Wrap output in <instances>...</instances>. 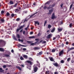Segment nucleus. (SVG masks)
<instances>
[{
    "instance_id": "1",
    "label": "nucleus",
    "mask_w": 74,
    "mask_h": 74,
    "mask_svg": "<svg viewBox=\"0 0 74 74\" xmlns=\"http://www.w3.org/2000/svg\"><path fill=\"white\" fill-rule=\"evenodd\" d=\"M5 45V42L3 40H0V47H3Z\"/></svg>"
},
{
    "instance_id": "2",
    "label": "nucleus",
    "mask_w": 74,
    "mask_h": 74,
    "mask_svg": "<svg viewBox=\"0 0 74 74\" xmlns=\"http://www.w3.org/2000/svg\"><path fill=\"white\" fill-rule=\"evenodd\" d=\"M56 18H57V17L56 16H55V13H53L52 14L51 19H53Z\"/></svg>"
},
{
    "instance_id": "3",
    "label": "nucleus",
    "mask_w": 74,
    "mask_h": 74,
    "mask_svg": "<svg viewBox=\"0 0 74 74\" xmlns=\"http://www.w3.org/2000/svg\"><path fill=\"white\" fill-rule=\"evenodd\" d=\"M30 18H31L30 17V16H28L26 18L24 21L25 22L27 21H28V20H29V19H30Z\"/></svg>"
},
{
    "instance_id": "4",
    "label": "nucleus",
    "mask_w": 74,
    "mask_h": 74,
    "mask_svg": "<svg viewBox=\"0 0 74 74\" xmlns=\"http://www.w3.org/2000/svg\"><path fill=\"white\" fill-rule=\"evenodd\" d=\"M34 72H36L37 71V70H38V68H37V67L35 66L34 67Z\"/></svg>"
},
{
    "instance_id": "5",
    "label": "nucleus",
    "mask_w": 74,
    "mask_h": 74,
    "mask_svg": "<svg viewBox=\"0 0 74 74\" xmlns=\"http://www.w3.org/2000/svg\"><path fill=\"white\" fill-rule=\"evenodd\" d=\"M63 51H64L63 50H62L59 52V55L60 56H61V55L63 54Z\"/></svg>"
},
{
    "instance_id": "6",
    "label": "nucleus",
    "mask_w": 74,
    "mask_h": 74,
    "mask_svg": "<svg viewBox=\"0 0 74 74\" xmlns=\"http://www.w3.org/2000/svg\"><path fill=\"white\" fill-rule=\"evenodd\" d=\"M26 62H27L28 63H29L30 65H32V62L30 61L27 60L26 61Z\"/></svg>"
},
{
    "instance_id": "7",
    "label": "nucleus",
    "mask_w": 74,
    "mask_h": 74,
    "mask_svg": "<svg viewBox=\"0 0 74 74\" xmlns=\"http://www.w3.org/2000/svg\"><path fill=\"white\" fill-rule=\"evenodd\" d=\"M49 12L48 13V14L49 15V14H51V13L53 12V10L51 9L49 10Z\"/></svg>"
},
{
    "instance_id": "8",
    "label": "nucleus",
    "mask_w": 74,
    "mask_h": 74,
    "mask_svg": "<svg viewBox=\"0 0 74 74\" xmlns=\"http://www.w3.org/2000/svg\"><path fill=\"white\" fill-rule=\"evenodd\" d=\"M51 37H52V36L51 34H49L47 36V39L50 38H51Z\"/></svg>"
},
{
    "instance_id": "9",
    "label": "nucleus",
    "mask_w": 74,
    "mask_h": 74,
    "mask_svg": "<svg viewBox=\"0 0 74 74\" xmlns=\"http://www.w3.org/2000/svg\"><path fill=\"white\" fill-rule=\"evenodd\" d=\"M36 63H37V66L39 67H40V63L38 61H36Z\"/></svg>"
},
{
    "instance_id": "10",
    "label": "nucleus",
    "mask_w": 74,
    "mask_h": 74,
    "mask_svg": "<svg viewBox=\"0 0 74 74\" xmlns=\"http://www.w3.org/2000/svg\"><path fill=\"white\" fill-rule=\"evenodd\" d=\"M5 51V50L4 49V48H0V51L1 52H4Z\"/></svg>"
},
{
    "instance_id": "11",
    "label": "nucleus",
    "mask_w": 74,
    "mask_h": 74,
    "mask_svg": "<svg viewBox=\"0 0 74 74\" xmlns=\"http://www.w3.org/2000/svg\"><path fill=\"white\" fill-rule=\"evenodd\" d=\"M24 26H25V24L23 25H22L20 26L19 27V28L21 30V29H23V28L24 27Z\"/></svg>"
},
{
    "instance_id": "12",
    "label": "nucleus",
    "mask_w": 74,
    "mask_h": 74,
    "mask_svg": "<svg viewBox=\"0 0 74 74\" xmlns=\"http://www.w3.org/2000/svg\"><path fill=\"white\" fill-rule=\"evenodd\" d=\"M73 49H74V47H72L71 48H69L68 50V51H71V50H73Z\"/></svg>"
},
{
    "instance_id": "13",
    "label": "nucleus",
    "mask_w": 74,
    "mask_h": 74,
    "mask_svg": "<svg viewBox=\"0 0 74 74\" xmlns=\"http://www.w3.org/2000/svg\"><path fill=\"white\" fill-rule=\"evenodd\" d=\"M4 56H5V57H10V56L9 55L7 54H4Z\"/></svg>"
},
{
    "instance_id": "14",
    "label": "nucleus",
    "mask_w": 74,
    "mask_h": 74,
    "mask_svg": "<svg viewBox=\"0 0 74 74\" xmlns=\"http://www.w3.org/2000/svg\"><path fill=\"white\" fill-rule=\"evenodd\" d=\"M36 14H37V13H34V14H33L31 16H30V18H33V16H34V15H35Z\"/></svg>"
},
{
    "instance_id": "15",
    "label": "nucleus",
    "mask_w": 74,
    "mask_h": 74,
    "mask_svg": "<svg viewBox=\"0 0 74 74\" xmlns=\"http://www.w3.org/2000/svg\"><path fill=\"white\" fill-rule=\"evenodd\" d=\"M35 26H36V25H37V24L38 25H40L38 21H36L35 23Z\"/></svg>"
},
{
    "instance_id": "16",
    "label": "nucleus",
    "mask_w": 74,
    "mask_h": 74,
    "mask_svg": "<svg viewBox=\"0 0 74 74\" xmlns=\"http://www.w3.org/2000/svg\"><path fill=\"white\" fill-rule=\"evenodd\" d=\"M54 66H56V67H58V66H59V65L57 63H55L54 64Z\"/></svg>"
},
{
    "instance_id": "17",
    "label": "nucleus",
    "mask_w": 74,
    "mask_h": 74,
    "mask_svg": "<svg viewBox=\"0 0 74 74\" xmlns=\"http://www.w3.org/2000/svg\"><path fill=\"white\" fill-rule=\"evenodd\" d=\"M23 57L25 58V59H27L28 58L27 56L26 55H24L23 56Z\"/></svg>"
},
{
    "instance_id": "18",
    "label": "nucleus",
    "mask_w": 74,
    "mask_h": 74,
    "mask_svg": "<svg viewBox=\"0 0 74 74\" xmlns=\"http://www.w3.org/2000/svg\"><path fill=\"white\" fill-rule=\"evenodd\" d=\"M29 38L31 39V38H35L34 36H29Z\"/></svg>"
},
{
    "instance_id": "19",
    "label": "nucleus",
    "mask_w": 74,
    "mask_h": 74,
    "mask_svg": "<svg viewBox=\"0 0 74 74\" xmlns=\"http://www.w3.org/2000/svg\"><path fill=\"white\" fill-rule=\"evenodd\" d=\"M0 72L1 73H2V72H4V70H3L2 68H0Z\"/></svg>"
},
{
    "instance_id": "20",
    "label": "nucleus",
    "mask_w": 74,
    "mask_h": 74,
    "mask_svg": "<svg viewBox=\"0 0 74 74\" xmlns=\"http://www.w3.org/2000/svg\"><path fill=\"white\" fill-rule=\"evenodd\" d=\"M16 37H17L18 38H20V35L19 34H17L16 35Z\"/></svg>"
},
{
    "instance_id": "21",
    "label": "nucleus",
    "mask_w": 74,
    "mask_h": 74,
    "mask_svg": "<svg viewBox=\"0 0 74 74\" xmlns=\"http://www.w3.org/2000/svg\"><path fill=\"white\" fill-rule=\"evenodd\" d=\"M58 30L59 32H61V31L63 30V29L62 28L60 29L59 28H58Z\"/></svg>"
},
{
    "instance_id": "22",
    "label": "nucleus",
    "mask_w": 74,
    "mask_h": 74,
    "mask_svg": "<svg viewBox=\"0 0 74 74\" xmlns=\"http://www.w3.org/2000/svg\"><path fill=\"white\" fill-rule=\"evenodd\" d=\"M55 28H53V29L51 31V33H53V32L54 31H55Z\"/></svg>"
},
{
    "instance_id": "23",
    "label": "nucleus",
    "mask_w": 74,
    "mask_h": 74,
    "mask_svg": "<svg viewBox=\"0 0 74 74\" xmlns=\"http://www.w3.org/2000/svg\"><path fill=\"white\" fill-rule=\"evenodd\" d=\"M16 67H17V68H18V69L20 71H21V70H22L21 69V68L20 67H19V66H17Z\"/></svg>"
},
{
    "instance_id": "24",
    "label": "nucleus",
    "mask_w": 74,
    "mask_h": 74,
    "mask_svg": "<svg viewBox=\"0 0 74 74\" xmlns=\"http://www.w3.org/2000/svg\"><path fill=\"white\" fill-rule=\"evenodd\" d=\"M13 38L14 39V40H17V39H16V38H15V36H14V35H13Z\"/></svg>"
},
{
    "instance_id": "25",
    "label": "nucleus",
    "mask_w": 74,
    "mask_h": 74,
    "mask_svg": "<svg viewBox=\"0 0 74 74\" xmlns=\"http://www.w3.org/2000/svg\"><path fill=\"white\" fill-rule=\"evenodd\" d=\"M19 10L18 9H16L14 10V11L15 12H18V11H19Z\"/></svg>"
},
{
    "instance_id": "26",
    "label": "nucleus",
    "mask_w": 74,
    "mask_h": 74,
    "mask_svg": "<svg viewBox=\"0 0 74 74\" xmlns=\"http://www.w3.org/2000/svg\"><path fill=\"white\" fill-rule=\"evenodd\" d=\"M51 6L50 5L49 6V7H47V10H49V9H51Z\"/></svg>"
},
{
    "instance_id": "27",
    "label": "nucleus",
    "mask_w": 74,
    "mask_h": 74,
    "mask_svg": "<svg viewBox=\"0 0 74 74\" xmlns=\"http://www.w3.org/2000/svg\"><path fill=\"white\" fill-rule=\"evenodd\" d=\"M20 20H21L20 18H18L16 19V21H17V22H18V21H20Z\"/></svg>"
},
{
    "instance_id": "28",
    "label": "nucleus",
    "mask_w": 74,
    "mask_h": 74,
    "mask_svg": "<svg viewBox=\"0 0 74 74\" xmlns=\"http://www.w3.org/2000/svg\"><path fill=\"white\" fill-rule=\"evenodd\" d=\"M51 27H52L51 25H50V24H49L48 26V28L49 29H50V28H51Z\"/></svg>"
},
{
    "instance_id": "29",
    "label": "nucleus",
    "mask_w": 74,
    "mask_h": 74,
    "mask_svg": "<svg viewBox=\"0 0 74 74\" xmlns=\"http://www.w3.org/2000/svg\"><path fill=\"white\" fill-rule=\"evenodd\" d=\"M10 4H13L14 2H12V1H10Z\"/></svg>"
},
{
    "instance_id": "30",
    "label": "nucleus",
    "mask_w": 74,
    "mask_h": 74,
    "mask_svg": "<svg viewBox=\"0 0 74 74\" xmlns=\"http://www.w3.org/2000/svg\"><path fill=\"white\" fill-rule=\"evenodd\" d=\"M33 42V41H27V42L28 43H29V44H30V43H32Z\"/></svg>"
},
{
    "instance_id": "31",
    "label": "nucleus",
    "mask_w": 74,
    "mask_h": 74,
    "mask_svg": "<svg viewBox=\"0 0 74 74\" xmlns=\"http://www.w3.org/2000/svg\"><path fill=\"white\" fill-rule=\"evenodd\" d=\"M20 59L21 60H24V58L22 57V56H21L20 58Z\"/></svg>"
},
{
    "instance_id": "32",
    "label": "nucleus",
    "mask_w": 74,
    "mask_h": 74,
    "mask_svg": "<svg viewBox=\"0 0 74 74\" xmlns=\"http://www.w3.org/2000/svg\"><path fill=\"white\" fill-rule=\"evenodd\" d=\"M38 54V55H41L42 54V51H40L39 53Z\"/></svg>"
},
{
    "instance_id": "33",
    "label": "nucleus",
    "mask_w": 74,
    "mask_h": 74,
    "mask_svg": "<svg viewBox=\"0 0 74 74\" xmlns=\"http://www.w3.org/2000/svg\"><path fill=\"white\" fill-rule=\"evenodd\" d=\"M50 60H51V61H53V58L52 57H51L50 58Z\"/></svg>"
},
{
    "instance_id": "34",
    "label": "nucleus",
    "mask_w": 74,
    "mask_h": 74,
    "mask_svg": "<svg viewBox=\"0 0 74 74\" xmlns=\"http://www.w3.org/2000/svg\"><path fill=\"white\" fill-rule=\"evenodd\" d=\"M49 74V71H46L45 72V74Z\"/></svg>"
},
{
    "instance_id": "35",
    "label": "nucleus",
    "mask_w": 74,
    "mask_h": 74,
    "mask_svg": "<svg viewBox=\"0 0 74 74\" xmlns=\"http://www.w3.org/2000/svg\"><path fill=\"white\" fill-rule=\"evenodd\" d=\"M20 46H21L22 47H25V46H24L23 45H22L20 44H19L18 45V47H20Z\"/></svg>"
},
{
    "instance_id": "36",
    "label": "nucleus",
    "mask_w": 74,
    "mask_h": 74,
    "mask_svg": "<svg viewBox=\"0 0 74 74\" xmlns=\"http://www.w3.org/2000/svg\"><path fill=\"white\" fill-rule=\"evenodd\" d=\"M50 2L49 1H48L47 2H46L45 4H48V5L49 4Z\"/></svg>"
},
{
    "instance_id": "37",
    "label": "nucleus",
    "mask_w": 74,
    "mask_h": 74,
    "mask_svg": "<svg viewBox=\"0 0 74 74\" xmlns=\"http://www.w3.org/2000/svg\"><path fill=\"white\" fill-rule=\"evenodd\" d=\"M56 38H59L60 37V36L59 35H57L56 36Z\"/></svg>"
},
{
    "instance_id": "38",
    "label": "nucleus",
    "mask_w": 74,
    "mask_h": 74,
    "mask_svg": "<svg viewBox=\"0 0 74 74\" xmlns=\"http://www.w3.org/2000/svg\"><path fill=\"white\" fill-rule=\"evenodd\" d=\"M55 49H52L51 52H55Z\"/></svg>"
},
{
    "instance_id": "39",
    "label": "nucleus",
    "mask_w": 74,
    "mask_h": 74,
    "mask_svg": "<svg viewBox=\"0 0 74 74\" xmlns=\"http://www.w3.org/2000/svg\"><path fill=\"white\" fill-rule=\"evenodd\" d=\"M70 59H71V58H68L67 59V61L68 62H69V61H70Z\"/></svg>"
},
{
    "instance_id": "40",
    "label": "nucleus",
    "mask_w": 74,
    "mask_h": 74,
    "mask_svg": "<svg viewBox=\"0 0 74 74\" xmlns=\"http://www.w3.org/2000/svg\"><path fill=\"white\" fill-rule=\"evenodd\" d=\"M10 13H8V12H7V13H6V15L7 16H10Z\"/></svg>"
},
{
    "instance_id": "41",
    "label": "nucleus",
    "mask_w": 74,
    "mask_h": 74,
    "mask_svg": "<svg viewBox=\"0 0 74 74\" xmlns=\"http://www.w3.org/2000/svg\"><path fill=\"white\" fill-rule=\"evenodd\" d=\"M27 11H24L23 12V14H27Z\"/></svg>"
},
{
    "instance_id": "42",
    "label": "nucleus",
    "mask_w": 74,
    "mask_h": 74,
    "mask_svg": "<svg viewBox=\"0 0 74 74\" xmlns=\"http://www.w3.org/2000/svg\"><path fill=\"white\" fill-rule=\"evenodd\" d=\"M20 29L19 28H18L17 30H16V32H18L19 30H20Z\"/></svg>"
},
{
    "instance_id": "43",
    "label": "nucleus",
    "mask_w": 74,
    "mask_h": 74,
    "mask_svg": "<svg viewBox=\"0 0 74 74\" xmlns=\"http://www.w3.org/2000/svg\"><path fill=\"white\" fill-rule=\"evenodd\" d=\"M73 4H72L70 5V9H71V8H72V7H73Z\"/></svg>"
},
{
    "instance_id": "44",
    "label": "nucleus",
    "mask_w": 74,
    "mask_h": 74,
    "mask_svg": "<svg viewBox=\"0 0 74 74\" xmlns=\"http://www.w3.org/2000/svg\"><path fill=\"white\" fill-rule=\"evenodd\" d=\"M4 13V10H2L1 11V14H3Z\"/></svg>"
},
{
    "instance_id": "45",
    "label": "nucleus",
    "mask_w": 74,
    "mask_h": 74,
    "mask_svg": "<svg viewBox=\"0 0 74 74\" xmlns=\"http://www.w3.org/2000/svg\"><path fill=\"white\" fill-rule=\"evenodd\" d=\"M1 21L2 22H4V19H1Z\"/></svg>"
},
{
    "instance_id": "46",
    "label": "nucleus",
    "mask_w": 74,
    "mask_h": 74,
    "mask_svg": "<svg viewBox=\"0 0 74 74\" xmlns=\"http://www.w3.org/2000/svg\"><path fill=\"white\" fill-rule=\"evenodd\" d=\"M64 61L63 60H61V63H64Z\"/></svg>"
},
{
    "instance_id": "47",
    "label": "nucleus",
    "mask_w": 74,
    "mask_h": 74,
    "mask_svg": "<svg viewBox=\"0 0 74 74\" xmlns=\"http://www.w3.org/2000/svg\"><path fill=\"white\" fill-rule=\"evenodd\" d=\"M58 72L56 71L54 72V74H58Z\"/></svg>"
},
{
    "instance_id": "48",
    "label": "nucleus",
    "mask_w": 74,
    "mask_h": 74,
    "mask_svg": "<svg viewBox=\"0 0 74 74\" xmlns=\"http://www.w3.org/2000/svg\"><path fill=\"white\" fill-rule=\"evenodd\" d=\"M41 34L40 33H39L38 34V36H41Z\"/></svg>"
},
{
    "instance_id": "49",
    "label": "nucleus",
    "mask_w": 74,
    "mask_h": 74,
    "mask_svg": "<svg viewBox=\"0 0 74 74\" xmlns=\"http://www.w3.org/2000/svg\"><path fill=\"white\" fill-rule=\"evenodd\" d=\"M14 14H11L12 17H14Z\"/></svg>"
},
{
    "instance_id": "50",
    "label": "nucleus",
    "mask_w": 74,
    "mask_h": 74,
    "mask_svg": "<svg viewBox=\"0 0 74 74\" xmlns=\"http://www.w3.org/2000/svg\"><path fill=\"white\" fill-rule=\"evenodd\" d=\"M47 21H45L44 23V26H45V25L46 24V23H47Z\"/></svg>"
},
{
    "instance_id": "51",
    "label": "nucleus",
    "mask_w": 74,
    "mask_h": 74,
    "mask_svg": "<svg viewBox=\"0 0 74 74\" xmlns=\"http://www.w3.org/2000/svg\"><path fill=\"white\" fill-rule=\"evenodd\" d=\"M29 59L30 60H31V61H33V59H32V58H29Z\"/></svg>"
},
{
    "instance_id": "52",
    "label": "nucleus",
    "mask_w": 74,
    "mask_h": 74,
    "mask_svg": "<svg viewBox=\"0 0 74 74\" xmlns=\"http://www.w3.org/2000/svg\"><path fill=\"white\" fill-rule=\"evenodd\" d=\"M17 5V3H16L14 5V7H16Z\"/></svg>"
},
{
    "instance_id": "53",
    "label": "nucleus",
    "mask_w": 74,
    "mask_h": 74,
    "mask_svg": "<svg viewBox=\"0 0 74 74\" xmlns=\"http://www.w3.org/2000/svg\"><path fill=\"white\" fill-rule=\"evenodd\" d=\"M6 65H5L3 66V68H6Z\"/></svg>"
},
{
    "instance_id": "54",
    "label": "nucleus",
    "mask_w": 74,
    "mask_h": 74,
    "mask_svg": "<svg viewBox=\"0 0 74 74\" xmlns=\"http://www.w3.org/2000/svg\"><path fill=\"white\" fill-rule=\"evenodd\" d=\"M47 8V6H45L44 8V10H45V9Z\"/></svg>"
},
{
    "instance_id": "55",
    "label": "nucleus",
    "mask_w": 74,
    "mask_h": 74,
    "mask_svg": "<svg viewBox=\"0 0 74 74\" xmlns=\"http://www.w3.org/2000/svg\"><path fill=\"white\" fill-rule=\"evenodd\" d=\"M69 26H70V27H71L72 26V24H70L69 25Z\"/></svg>"
},
{
    "instance_id": "56",
    "label": "nucleus",
    "mask_w": 74,
    "mask_h": 74,
    "mask_svg": "<svg viewBox=\"0 0 74 74\" xmlns=\"http://www.w3.org/2000/svg\"><path fill=\"white\" fill-rule=\"evenodd\" d=\"M42 43L43 44H45V43H46V41H43Z\"/></svg>"
},
{
    "instance_id": "57",
    "label": "nucleus",
    "mask_w": 74,
    "mask_h": 74,
    "mask_svg": "<svg viewBox=\"0 0 74 74\" xmlns=\"http://www.w3.org/2000/svg\"><path fill=\"white\" fill-rule=\"evenodd\" d=\"M74 60H72L71 61V62L72 63H74Z\"/></svg>"
},
{
    "instance_id": "58",
    "label": "nucleus",
    "mask_w": 74,
    "mask_h": 74,
    "mask_svg": "<svg viewBox=\"0 0 74 74\" xmlns=\"http://www.w3.org/2000/svg\"><path fill=\"white\" fill-rule=\"evenodd\" d=\"M33 34V32H30V34Z\"/></svg>"
},
{
    "instance_id": "59",
    "label": "nucleus",
    "mask_w": 74,
    "mask_h": 74,
    "mask_svg": "<svg viewBox=\"0 0 74 74\" xmlns=\"http://www.w3.org/2000/svg\"><path fill=\"white\" fill-rule=\"evenodd\" d=\"M23 34H25V31H24L23 32Z\"/></svg>"
},
{
    "instance_id": "60",
    "label": "nucleus",
    "mask_w": 74,
    "mask_h": 74,
    "mask_svg": "<svg viewBox=\"0 0 74 74\" xmlns=\"http://www.w3.org/2000/svg\"><path fill=\"white\" fill-rule=\"evenodd\" d=\"M30 45H34V43H31Z\"/></svg>"
},
{
    "instance_id": "61",
    "label": "nucleus",
    "mask_w": 74,
    "mask_h": 74,
    "mask_svg": "<svg viewBox=\"0 0 74 74\" xmlns=\"http://www.w3.org/2000/svg\"><path fill=\"white\" fill-rule=\"evenodd\" d=\"M23 51H26V48H23Z\"/></svg>"
},
{
    "instance_id": "62",
    "label": "nucleus",
    "mask_w": 74,
    "mask_h": 74,
    "mask_svg": "<svg viewBox=\"0 0 74 74\" xmlns=\"http://www.w3.org/2000/svg\"><path fill=\"white\" fill-rule=\"evenodd\" d=\"M66 45H68V44H69V42H66Z\"/></svg>"
},
{
    "instance_id": "63",
    "label": "nucleus",
    "mask_w": 74,
    "mask_h": 74,
    "mask_svg": "<svg viewBox=\"0 0 74 74\" xmlns=\"http://www.w3.org/2000/svg\"><path fill=\"white\" fill-rule=\"evenodd\" d=\"M56 38V37H53V40H55Z\"/></svg>"
},
{
    "instance_id": "64",
    "label": "nucleus",
    "mask_w": 74,
    "mask_h": 74,
    "mask_svg": "<svg viewBox=\"0 0 74 74\" xmlns=\"http://www.w3.org/2000/svg\"><path fill=\"white\" fill-rule=\"evenodd\" d=\"M22 31H23V29H22L21 30V31H20V33H22Z\"/></svg>"
}]
</instances>
